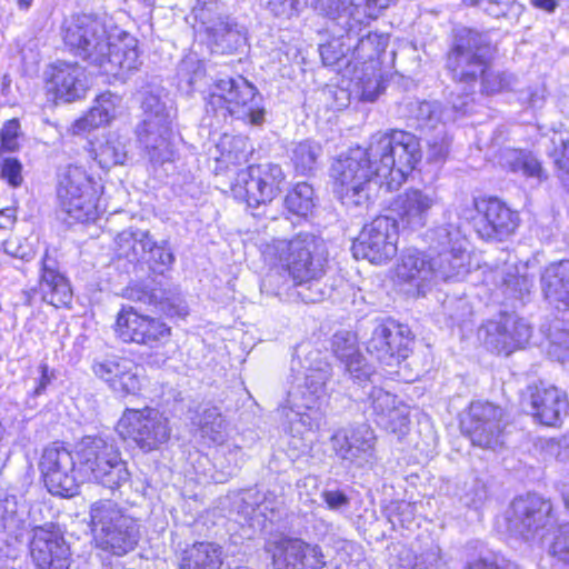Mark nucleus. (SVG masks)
<instances>
[{"instance_id": "f3484780", "label": "nucleus", "mask_w": 569, "mask_h": 569, "mask_svg": "<svg viewBox=\"0 0 569 569\" xmlns=\"http://www.w3.org/2000/svg\"><path fill=\"white\" fill-rule=\"evenodd\" d=\"M197 17L207 33L212 52L233 53L246 44L244 28L219 11L217 3H206L199 9Z\"/></svg>"}, {"instance_id": "13d9d810", "label": "nucleus", "mask_w": 569, "mask_h": 569, "mask_svg": "<svg viewBox=\"0 0 569 569\" xmlns=\"http://www.w3.org/2000/svg\"><path fill=\"white\" fill-rule=\"evenodd\" d=\"M310 7L333 20L343 18V13L350 10L346 0H310Z\"/></svg>"}, {"instance_id": "6ab92c4d", "label": "nucleus", "mask_w": 569, "mask_h": 569, "mask_svg": "<svg viewBox=\"0 0 569 569\" xmlns=\"http://www.w3.org/2000/svg\"><path fill=\"white\" fill-rule=\"evenodd\" d=\"M114 331L123 342H136L150 348L167 342L171 335V329L163 321L140 315L133 307H123L120 310Z\"/></svg>"}, {"instance_id": "bf43d9fd", "label": "nucleus", "mask_w": 569, "mask_h": 569, "mask_svg": "<svg viewBox=\"0 0 569 569\" xmlns=\"http://www.w3.org/2000/svg\"><path fill=\"white\" fill-rule=\"evenodd\" d=\"M551 553L559 560L569 562V522L558 528L551 545Z\"/></svg>"}, {"instance_id": "c9c22d12", "label": "nucleus", "mask_w": 569, "mask_h": 569, "mask_svg": "<svg viewBox=\"0 0 569 569\" xmlns=\"http://www.w3.org/2000/svg\"><path fill=\"white\" fill-rule=\"evenodd\" d=\"M121 101L120 96L111 92L100 94L89 112L77 121L76 127L79 130H90L109 123L116 117Z\"/></svg>"}, {"instance_id": "2f4dec72", "label": "nucleus", "mask_w": 569, "mask_h": 569, "mask_svg": "<svg viewBox=\"0 0 569 569\" xmlns=\"http://www.w3.org/2000/svg\"><path fill=\"white\" fill-rule=\"evenodd\" d=\"M545 299L558 310L569 309V260H561L545 268L540 278Z\"/></svg>"}, {"instance_id": "3c124183", "label": "nucleus", "mask_w": 569, "mask_h": 569, "mask_svg": "<svg viewBox=\"0 0 569 569\" xmlns=\"http://www.w3.org/2000/svg\"><path fill=\"white\" fill-rule=\"evenodd\" d=\"M390 0H355V2L348 7L350 10L343 13V18H347L346 24L350 28V19L362 22L361 18L358 17L361 13L369 19H376L382 10L389 7Z\"/></svg>"}, {"instance_id": "473e14b6", "label": "nucleus", "mask_w": 569, "mask_h": 569, "mask_svg": "<svg viewBox=\"0 0 569 569\" xmlns=\"http://www.w3.org/2000/svg\"><path fill=\"white\" fill-rule=\"evenodd\" d=\"M124 297L134 302L159 307L168 315H187L186 307L182 305L180 298L171 290H167L162 287L151 288L136 284L126 289Z\"/></svg>"}, {"instance_id": "49530a36", "label": "nucleus", "mask_w": 569, "mask_h": 569, "mask_svg": "<svg viewBox=\"0 0 569 569\" xmlns=\"http://www.w3.org/2000/svg\"><path fill=\"white\" fill-rule=\"evenodd\" d=\"M378 425L386 430L402 439L410 429L409 408L402 401L398 400L396 405L387 412V417Z\"/></svg>"}, {"instance_id": "c756f323", "label": "nucleus", "mask_w": 569, "mask_h": 569, "mask_svg": "<svg viewBox=\"0 0 569 569\" xmlns=\"http://www.w3.org/2000/svg\"><path fill=\"white\" fill-rule=\"evenodd\" d=\"M531 413L545 426H557L567 413L568 400L563 391L553 386H536L530 393Z\"/></svg>"}, {"instance_id": "39448f33", "label": "nucleus", "mask_w": 569, "mask_h": 569, "mask_svg": "<svg viewBox=\"0 0 569 569\" xmlns=\"http://www.w3.org/2000/svg\"><path fill=\"white\" fill-rule=\"evenodd\" d=\"M493 46L487 33L469 28L456 30L446 56V69L453 81L473 88L493 57Z\"/></svg>"}, {"instance_id": "864d4df0", "label": "nucleus", "mask_w": 569, "mask_h": 569, "mask_svg": "<svg viewBox=\"0 0 569 569\" xmlns=\"http://www.w3.org/2000/svg\"><path fill=\"white\" fill-rule=\"evenodd\" d=\"M305 7H310V0H269L267 9L278 18H290Z\"/></svg>"}, {"instance_id": "f704fd0d", "label": "nucleus", "mask_w": 569, "mask_h": 569, "mask_svg": "<svg viewBox=\"0 0 569 569\" xmlns=\"http://www.w3.org/2000/svg\"><path fill=\"white\" fill-rule=\"evenodd\" d=\"M221 547L212 542H197L183 550L179 569H219Z\"/></svg>"}, {"instance_id": "cd10ccee", "label": "nucleus", "mask_w": 569, "mask_h": 569, "mask_svg": "<svg viewBox=\"0 0 569 569\" xmlns=\"http://www.w3.org/2000/svg\"><path fill=\"white\" fill-rule=\"evenodd\" d=\"M48 88L58 100L72 102L81 99L88 88L84 68L78 62L57 61L51 66Z\"/></svg>"}, {"instance_id": "338daca9", "label": "nucleus", "mask_w": 569, "mask_h": 569, "mask_svg": "<svg viewBox=\"0 0 569 569\" xmlns=\"http://www.w3.org/2000/svg\"><path fill=\"white\" fill-rule=\"evenodd\" d=\"M440 550L436 547L418 556L411 569H440Z\"/></svg>"}, {"instance_id": "de8ad7c7", "label": "nucleus", "mask_w": 569, "mask_h": 569, "mask_svg": "<svg viewBox=\"0 0 569 569\" xmlns=\"http://www.w3.org/2000/svg\"><path fill=\"white\" fill-rule=\"evenodd\" d=\"M149 268L159 274H163L164 271L169 270L174 262V254L171 248L168 246V241H161L160 243L151 239V246H149L146 258L143 259Z\"/></svg>"}, {"instance_id": "f8f14e48", "label": "nucleus", "mask_w": 569, "mask_h": 569, "mask_svg": "<svg viewBox=\"0 0 569 569\" xmlns=\"http://www.w3.org/2000/svg\"><path fill=\"white\" fill-rule=\"evenodd\" d=\"M283 180L284 174L278 164L249 166L237 173L232 192L249 207L257 208L273 200Z\"/></svg>"}, {"instance_id": "412c9836", "label": "nucleus", "mask_w": 569, "mask_h": 569, "mask_svg": "<svg viewBox=\"0 0 569 569\" xmlns=\"http://www.w3.org/2000/svg\"><path fill=\"white\" fill-rule=\"evenodd\" d=\"M264 550L271 555L273 569H320L325 566L320 547L300 539L282 536L269 539Z\"/></svg>"}, {"instance_id": "09e8293b", "label": "nucleus", "mask_w": 569, "mask_h": 569, "mask_svg": "<svg viewBox=\"0 0 569 569\" xmlns=\"http://www.w3.org/2000/svg\"><path fill=\"white\" fill-rule=\"evenodd\" d=\"M366 395L367 398L365 402L367 403V410L371 409V415L376 417L377 423L387 417V412L398 401L395 395L376 386H371Z\"/></svg>"}, {"instance_id": "20e7f679", "label": "nucleus", "mask_w": 569, "mask_h": 569, "mask_svg": "<svg viewBox=\"0 0 569 569\" xmlns=\"http://www.w3.org/2000/svg\"><path fill=\"white\" fill-rule=\"evenodd\" d=\"M76 455L81 481H93L114 491L130 480L131 475L120 451L102 437H83L76 445Z\"/></svg>"}, {"instance_id": "603ef678", "label": "nucleus", "mask_w": 569, "mask_h": 569, "mask_svg": "<svg viewBox=\"0 0 569 569\" xmlns=\"http://www.w3.org/2000/svg\"><path fill=\"white\" fill-rule=\"evenodd\" d=\"M481 89L486 94H493L506 90L511 84V76L506 72L495 71L491 64L480 76Z\"/></svg>"}, {"instance_id": "f03ea898", "label": "nucleus", "mask_w": 569, "mask_h": 569, "mask_svg": "<svg viewBox=\"0 0 569 569\" xmlns=\"http://www.w3.org/2000/svg\"><path fill=\"white\" fill-rule=\"evenodd\" d=\"M63 41L74 56L106 74L132 71L140 64L136 40L126 38L112 42L106 24L96 16H72L64 23Z\"/></svg>"}, {"instance_id": "ea45409f", "label": "nucleus", "mask_w": 569, "mask_h": 569, "mask_svg": "<svg viewBox=\"0 0 569 569\" xmlns=\"http://www.w3.org/2000/svg\"><path fill=\"white\" fill-rule=\"evenodd\" d=\"M90 156L102 169L124 164L128 156L127 143L120 137H109L90 150Z\"/></svg>"}, {"instance_id": "7ed1b4c3", "label": "nucleus", "mask_w": 569, "mask_h": 569, "mask_svg": "<svg viewBox=\"0 0 569 569\" xmlns=\"http://www.w3.org/2000/svg\"><path fill=\"white\" fill-rule=\"evenodd\" d=\"M270 250L288 271L296 286H308L311 290L318 286V281L326 273L328 253L322 239L311 233H298L291 239H276ZM299 295L307 302H316L322 299L323 292L320 289Z\"/></svg>"}, {"instance_id": "b1692460", "label": "nucleus", "mask_w": 569, "mask_h": 569, "mask_svg": "<svg viewBox=\"0 0 569 569\" xmlns=\"http://www.w3.org/2000/svg\"><path fill=\"white\" fill-rule=\"evenodd\" d=\"M436 203V198L419 189H408L398 194L390 204L396 216L398 227L418 230L427 224L429 211Z\"/></svg>"}, {"instance_id": "4d7b16f0", "label": "nucleus", "mask_w": 569, "mask_h": 569, "mask_svg": "<svg viewBox=\"0 0 569 569\" xmlns=\"http://www.w3.org/2000/svg\"><path fill=\"white\" fill-rule=\"evenodd\" d=\"M178 72L190 86H193L204 74V67L197 57L188 56L179 64Z\"/></svg>"}, {"instance_id": "a211bd4d", "label": "nucleus", "mask_w": 569, "mask_h": 569, "mask_svg": "<svg viewBox=\"0 0 569 569\" xmlns=\"http://www.w3.org/2000/svg\"><path fill=\"white\" fill-rule=\"evenodd\" d=\"M412 342L408 326L387 320L375 327L367 341V351L379 362L393 366L408 358Z\"/></svg>"}, {"instance_id": "4468645a", "label": "nucleus", "mask_w": 569, "mask_h": 569, "mask_svg": "<svg viewBox=\"0 0 569 569\" xmlns=\"http://www.w3.org/2000/svg\"><path fill=\"white\" fill-rule=\"evenodd\" d=\"M39 469L50 493L61 497L77 493L81 479L72 453L62 443L53 442L43 449Z\"/></svg>"}, {"instance_id": "9d476101", "label": "nucleus", "mask_w": 569, "mask_h": 569, "mask_svg": "<svg viewBox=\"0 0 569 569\" xmlns=\"http://www.w3.org/2000/svg\"><path fill=\"white\" fill-rule=\"evenodd\" d=\"M118 431L123 439L132 440L144 452L159 449L171 435L168 418L149 407L142 410L127 409L118 422Z\"/></svg>"}, {"instance_id": "4c0bfd02", "label": "nucleus", "mask_w": 569, "mask_h": 569, "mask_svg": "<svg viewBox=\"0 0 569 569\" xmlns=\"http://www.w3.org/2000/svg\"><path fill=\"white\" fill-rule=\"evenodd\" d=\"M201 438L209 443L222 445L227 439V422L217 407L204 408L194 419Z\"/></svg>"}, {"instance_id": "1a4fd4ad", "label": "nucleus", "mask_w": 569, "mask_h": 569, "mask_svg": "<svg viewBox=\"0 0 569 569\" xmlns=\"http://www.w3.org/2000/svg\"><path fill=\"white\" fill-rule=\"evenodd\" d=\"M60 209L79 222L93 221L99 216V196L91 178L77 166H70L58 188Z\"/></svg>"}, {"instance_id": "a18cd8bd", "label": "nucleus", "mask_w": 569, "mask_h": 569, "mask_svg": "<svg viewBox=\"0 0 569 569\" xmlns=\"http://www.w3.org/2000/svg\"><path fill=\"white\" fill-rule=\"evenodd\" d=\"M378 425L386 430L402 439L410 429L409 408L402 401L398 400L396 405L387 412V417Z\"/></svg>"}, {"instance_id": "7c9ffc66", "label": "nucleus", "mask_w": 569, "mask_h": 569, "mask_svg": "<svg viewBox=\"0 0 569 569\" xmlns=\"http://www.w3.org/2000/svg\"><path fill=\"white\" fill-rule=\"evenodd\" d=\"M331 347L335 356L345 363L346 371L355 382L360 385L371 380L375 371L359 352L357 338L353 333L349 331L337 332L332 337Z\"/></svg>"}, {"instance_id": "5701e85b", "label": "nucleus", "mask_w": 569, "mask_h": 569, "mask_svg": "<svg viewBox=\"0 0 569 569\" xmlns=\"http://www.w3.org/2000/svg\"><path fill=\"white\" fill-rule=\"evenodd\" d=\"M30 553L38 569H68L71 563L70 548L62 535L43 527L33 529Z\"/></svg>"}, {"instance_id": "a19ab883", "label": "nucleus", "mask_w": 569, "mask_h": 569, "mask_svg": "<svg viewBox=\"0 0 569 569\" xmlns=\"http://www.w3.org/2000/svg\"><path fill=\"white\" fill-rule=\"evenodd\" d=\"M533 279L528 274H520L513 267L508 268L501 279V291L506 299L525 302L531 293Z\"/></svg>"}, {"instance_id": "bb28decb", "label": "nucleus", "mask_w": 569, "mask_h": 569, "mask_svg": "<svg viewBox=\"0 0 569 569\" xmlns=\"http://www.w3.org/2000/svg\"><path fill=\"white\" fill-rule=\"evenodd\" d=\"M171 122L172 119H142L137 126L138 142L154 164H161L172 159Z\"/></svg>"}, {"instance_id": "aec40b11", "label": "nucleus", "mask_w": 569, "mask_h": 569, "mask_svg": "<svg viewBox=\"0 0 569 569\" xmlns=\"http://www.w3.org/2000/svg\"><path fill=\"white\" fill-rule=\"evenodd\" d=\"M376 435L367 423L337 430L330 437V448L343 466L362 467L373 458Z\"/></svg>"}, {"instance_id": "2eb2a0df", "label": "nucleus", "mask_w": 569, "mask_h": 569, "mask_svg": "<svg viewBox=\"0 0 569 569\" xmlns=\"http://www.w3.org/2000/svg\"><path fill=\"white\" fill-rule=\"evenodd\" d=\"M309 346L300 347L303 353L301 361L306 370L305 381L299 386L297 393H289V401L292 402V410L300 415V409H312L319 400L327 396V382L331 378V366L322 351Z\"/></svg>"}, {"instance_id": "ddd939ff", "label": "nucleus", "mask_w": 569, "mask_h": 569, "mask_svg": "<svg viewBox=\"0 0 569 569\" xmlns=\"http://www.w3.org/2000/svg\"><path fill=\"white\" fill-rule=\"evenodd\" d=\"M398 222L396 218L379 216L366 224L352 243L355 258L380 264L397 253Z\"/></svg>"}, {"instance_id": "58836bf2", "label": "nucleus", "mask_w": 569, "mask_h": 569, "mask_svg": "<svg viewBox=\"0 0 569 569\" xmlns=\"http://www.w3.org/2000/svg\"><path fill=\"white\" fill-rule=\"evenodd\" d=\"M501 164L512 172H522L527 177L539 180L547 179L540 162L529 152L518 149L505 150L501 154Z\"/></svg>"}, {"instance_id": "680f3d73", "label": "nucleus", "mask_w": 569, "mask_h": 569, "mask_svg": "<svg viewBox=\"0 0 569 569\" xmlns=\"http://www.w3.org/2000/svg\"><path fill=\"white\" fill-rule=\"evenodd\" d=\"M2 246L7 254L24 261L31 260L34 256L31 246L17 237L6 240Z\"/></svg>"}, {"instance_id": "6e6d98bb", "label": "nucleus", "mask_w": 569, "mask_h": 569, "mask_svg": "<svg viewBox=\"0 0 569 569\" xmlns=\"http://www.w3.org/2000/svg\"><path fill=\"white\" fill-rule=\"evenodd\" d=\"M20 123L13 118L4 122L0 130V149L6 152H14L19 149Z\"/></svg>"}, {"instance_id": "774afa93", "label": "nucleus", "mask_w": 569, "mask_h": 569, "mask_svg": "<svg viewBox=\"0 0 569 569\" xmlns=\"http://www.w3.org/2000/svg\"><path fill=\"white\" fill-rule=\"evenodd\" d=\"M555 163L558 168V176L563 187L569 191V140L562 142L560 157L556 158Z\"/></svg>"}, {"instance_id": "423d86ee", "label": "nucleus", "mask_w": 569, "mask_h": 569, "mask_svg": "<svg viewBox=\"0 0 569 569\" xmlns=\"http://www.w3.org/2000/svg\"><path fill=\"white\" fill-rule=\"evenodd\" d=\"M90 520L97 547L112 556L122 557L131 552L140 540L137 521L111 500L92 503Z\"/></svg>"}, {"instance_id": "f257e3e1", "label": "nucleus", "mask_w": 569, "mask_h": 569, "mask_svg": "<svg viewBox=\"0 0 569 569\" xmlns=\"http://www.w3.org/2000/svg\"><path fill=\"white\" fill-rule=\"evenodd\" d=\"M421 157L420 141L413 133L377 132L366 149L352 148L332 163L335 193L348 208L368 207L378 188H400Z\"/></svg>"}, {"instance_id": "e2e57ef3", "label": "nucleus", "mask_w": 569, "mask_h": 569, "mask_svg": "<svg viewBox=\"0 0 569 569\" xmlns=\"http://www.w3.org/2000/svg\"><path fill=\"white\" fill-rule=\"evenodd\" d=\"M226 143H228L232 149L222 152L224 161L236 164L247 160L248 152L244 150L246 141L242 138L232 137L228 141H223V148Z\"/></svg>"}, {"instance_id": "8fccbe9b", "label": "nucleus", "mask_w": 569, "mask_h": 569, "mask_svg": "<svg viewBox=\"0 0 569 569\" xmlns=\"http://www.w3.org/2000/svg\"><path fill=\"white\" fill-rule=\"evenodd\" d=\"M388 44V38L377 32H368L358 40L355 54L363 61L375 60L382 53Z\"/></svg>"}, {"instance_id": "0eeeda50", "label": "nucleus", "mask_w": 569, "mask_h": 569, "mask_svg": "<svg viewBox=\"0 0 569 569\" xmlns=\"http://www.w3.org/2000/svg\"><path fill=\"white\" fill-rule=\"evenodd\" d=\"M208 107L221 110L244 123L260 126L264 121L262 97L257 88L243 77L217 80L210 91Z\"/></svg>"}, {"instance_id": "79ce46f5", "label": "nucleus", "mask_w": 569, "mask_h": 569, "mask_svg": "<svg viewBox=\"0 0 569 569\" xmlns=\"http://www.w3.org/2000/svg\"><path fill=\"white\" fill-rule=\"evenodd\" d=\"M321 153L322 149L319 143L312 140H303L293 144L290 159L296 171L307 176L316 169Z\"/></svg>"}, {"instance_id": "393cba45", "label": "nucleus", "mask_w": 569, "mask_h": 569, "mask_svg": "<svg viewBox=\"0 0 569 569\" xmlns=\"http://www.w3.org/2000/svg\"><path fill=\"white\" fill-rule=\"evenodd\" d=\"M510 527L525 538H529L550 520L551 505L537 495L519 497L511 503Z\"/></svg>"}, {"instance_id": "c03bdc74", "label": "nucleus", "mask_w": 569, "mask_h": 569, "mask_svg": "<svg viewBox=\"0 0 569 569\" xmlns=\"http://www.w3.org/2000/svg\"><path fill=\"white\" fill-rule=\"evenodd\" d=\"M313 196V188L309 183L299 182L287 194L284 203L290 212L306 217L315 207Z\"/></svg>"}, {"instance_id": "72a5a7b5", "label": "nucleus", "mask_w": 569, "mask_h": 569, "mask_svg": "<svg viewBox=\"0 0 569 569\" xmlns=\"http://www.w3.org/2000/svg\"><path fill=\"white\" fill-rule=\"evenodd\" d=\"M399 281L413 283L418 288L423 282L435 280L431 257L417 250H409L402 257L396 268Z\"/></svg>"}, {"instance_id": "dca6fc26", "label": "nucleus", "mask_w": 569, "mask_h": 569, "mask_svg": "<svg viewBox=\"0 0 569 569\" xmlns=\"http://www.w3.org/2000/svg\"><path fill=\"white\" fill-rule=\"evenodd\" d=\"M531 327L516 313L501 312L479 329L486 348L498 355L509 356L525 348L531 337Z\"/></svg>"}, {"instance_id": "5fc2aeb1", "label": "nucleus", "mask_w": 569, "mask_h": 569, "mask_svg": "<svg viewBox=\"0 0 569 569\" xmlns=\"http://www.w3.org/2000/svg\"><path fill=\"white\" fill-rule=\"evenodd\" d=\"M416 119L422 128H435L441 120V109L436 101L418 102Z\"/></svg>"}, {"instance_id": "37998d69", "label": "nucleus", "mask_w": 569, "mask_h": 569, "mask_svg": "<svg viewBox=\"0 0 569 569\" xmlns=\"http://www.w3.org/2000/svg\"><path fill=\"white\" fill-rule=\"evenodd\" d=\"M162 92L158 84H148L140 90L142 119H172L170 109L162 101Z\"/></svg>"}, {"instance_id": "9b49d317", "label": "nucleus", "mask_w": 569, "mask_h": 569, "mask_svg": "<svg viewBox=\"0 0 569 569\" xmlns=\"http://www.w3.org/2000/svg\"><path fill=\"white\" fill-rule=\"evenodd\" d=\"M503 417L501 407L488 401H473L461 428L473 446L497 451L505 445Z\"/></svg>"}, {"instance_id": "c85d7f7f", "label": "nucleus", "mask_w": 569, "mask_h": 569, "mask_svg": "<svg viewBox=\"0 0 569 569\" xmlns=\"http://www.w3.org/2000/svg\"><path fill=\"white\" fill-rule=\"evenodd\" d=\"M39 292L43 302L56 308L67 307L72 300L68 279L58 270L56 259L47 252L41 259Z\"/></svg>"}, {"instance_id": "6e6552de", "label": "nucleus", "mask_w": 569, "mask_h": 569, "mask_svg": "<svg viewBox=\"0 0 569 569\" xmlns=\"http://www.w3.org/2000/svg\"><path fill=\"white\" fill-rule=\"evenodd\" d=\"M429 237L432 250L438 251L431 256L435 280L462 279L470 270V254L460 224L449 221L432 229Z\"/></svg>"}, {"instance_id": "0e129e2a", "label": "nucleus", "mask_w": 569, "mask_h": 569, "mask_svg": "<svg viewBox=\"0 0 569 569\" xmlns=\"http://www.w3.org/2000/svg\"><path fill=\"white\" fill-rule=\"evenodd\" d=\"M22 166L16 158H6L1 163V178L11 187H19L22 183Z\"/></svg>"}, {"instance_id": "e433bc0d", "label": "nucleus", "mask_w": 569, "mask_h": 569, "mask_svg": "<svg viewBox=\"0 0 569 569\" xmlns=\"http://www.w3.org/2000/svg\"><path fill=\"white\" fill-rule=\"evenodd\" d=\"M151 239L149 231L127 229L117 234L116 249L120 257L138 262L146 258Z\"/></svg>"}, {"instance_id": "a878e982", "label": "nucleus", "mask_w": 569, "mask_h": 569, "mask_svg": "<svg viewBox=\"0 0 569 569\" xmlns=\"http://www.w3.org/2000/svg\"><path fill=\"white\" fill-rule=\"evenodd\" d=\"M92 371L120 397L134 395L140 389L139 368L129 359L110 358L94 361Z\"/></svg>"}, {"instance_id": "052dcab7", "label": "nucleus", "mask_w": 569, "mask_h": 569, "mask_svg": "<svg viewBox=\"0 0 569 569\" xmlns=\"http://www.w3.org/2000/svg\"><path fill=\"white\" fill-rule=\"evenodd\" d=\"M450 148V139L447 136L435 137L430 142L427 151V160L432 163H442Z\"/></svg>"}, {"instance_id": "69168bd1", "label": "nucleus", "mask_w": 569, "mask_h": 569, "mask_svg": "<svg viewBox=\"0 0 569 569\" xmlns=\"http://www.w3.org/2000/svg\"><path fill=\"white\" fill-rule=\"evenodd\" d=\"M389 517L393 526L399 523L401 527L408 528L412 522L413 507L411 503L406 501L397 502Z\"/></svg>"}, {"instance_id": "4be33fe9", "label": "nucleus", "mask_w": 569, "mask_h": 569, "mask_svg": "<svg viewBox=\"0 0 569 569\" xmlns=\"http://www.w3.org/2000/svg\"><path fill=\"white\" fill-rule=\"evenodd\" d=\"M477 212L481 217L476 222V231L486 240L502 241L512 234L519 224L518 212L497 198L480 199Z\"/></svg>"}]
</instances>
